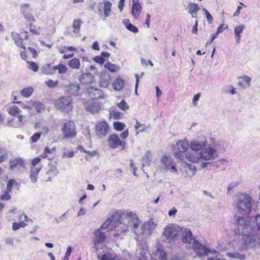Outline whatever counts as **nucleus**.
Listing matches in <instances>:
<instances>
[{"mask_svg":"<svg viewBox=\"0 0 260 260\" xmlns=\"http://www.w3.org/2000/svg\"><path fill=\"white\" fill-rule=\"evenodd\" d=\"M252 198L249 194L239 193L234 198L233 205L237 209V214L247 216L252 211Z\"/></svg>","mask_w":260,"mask_h":260,"instance_id":"nucleus-1","label":"nucleus"},{"mask_svg":"<svg viewBox=\"0 0 260 260\" xmlns=\"http://www.w3.org/2000/svg\"><path fill=\"white\" fill-rule=\"evenodd\" d=\"M182 228L174 223L169 224L163 230L162 237L171 243L175 241L182 232Z\"/></svg>","mask_w":260,"mask_h":260,"instance_id":"nucleus-2","label":"nucleus"},{"mask_svg":"<svg viewBox=\"0 0 260 260\" xmlns=\"http://www.w3.org/2000/svg\"><path fill=\"white\" fill-rule=\"evenodd\" d=\"M55 106L64 113H69L73 108V100L71 96H62L56 101Z\"/></svg>","mask_w":260,"mask_h":260,"instance_id":"nucleus-3","label":"nucleus"},{"mask_svg":"<svg viewBox=\"0 0 260 260\" xmlns=\"http://www.w3.org/2000/svg\"><path fill=\"white\" fill-rule=\"evenodd\" d=\"M238 224V231L242 233H246L255 229L254 222L248 217L238 216L237 219Z\"/></svg>","mask_w":260,"mask_h":260,"instance_id":"nucleus-4","label":"nucleus"},{"mask_svg":"<svg viewBox=\"0 0 260 260\" xmlns=\"http://www.w3.org/2000/svg\"><path fill=\"white\" fill-rule=\"evenodd\" d=\"M243 246L246 249L253 248L260 246V234L259 236L245 234L243 237Z\"/></svg>","mask_w":260,"mask_h":260,"instance_id":"nucleus-5","label":"nucleus"},{"mask_svg":"<svg viewBox=\"0 0 260 260\" xmlns=\"http://www.w3.org/2000/svg\"><path fill=\"white\" fill-rule=\"evenodd\" d=\"M61 131L64 138H74L77 135L75 123L72 121L64 123Z\"/></svg>","mask_w":260,"mask_h":260,"instance_id":"nucleus-6","label":"nucleus"},{"mask_svg":"<svg viewBox=\"0 0 260 260\" xmlns=\"http://www.w3.org/2000/svg\"><path fill=\"white\" fill-rule=\"evenodd\" d=\"M189 144L186 140L179 141L177 143V148L174 149V153L176 158L182 160L183 153L188 149Z\"/></svg>","mask_w":260,"mask_h":260,"instance_id":"nucleus-7","label":"nucleus"},{"mask_svg":"<svg viewBox=\"0 0 260 260\" xmlns=\"http://www.w3.org/2000/svg\"><path fill=\"white\" fill-rule=\"evenodd\" d=\"M108 144L110 148L116 149L119 147H121V150H124L126 145V142L124 141H121L116 134L111 135L108 140Z\"/></svg>","mask_w":260,"mask_h":260,"instance_id":"nucleus-8","label":"nucleus"},{"mask_svg":"<svg viewBox=\"0 0 260 260\" xmlns=\"http://www.w3.org/2000/svg\"><path fill=\"white\" fill-rule=\"evenodd\" d=\"M157 225V221L153 219H150L148 221L145 222L142 225L141 229L142 233L146 236L151 235Z\"/></svg>","mask_w":260,"mask_h":260,"instance_id":"nucleus-9","label":"nucleus"},{"mask_svg":"<svg viewBox=\"0 0 260 260\" xmlns=\"http://www.w3.org/2000/svg\"><path fill=\"white\" fill-rule=\"evenodd\" d=\"M200 158L206 160L210 161L214 160L219 157V155H216L215 151L209 146L208 148L203 149L200 153Z\"/></svg>","mask_w":260,"mask_h":260,"instance_id":"nucleus-10","label":"nucleus"},{"mask_svg":"<svg viewBox=\"0 0 260 260\" xmlns=\"http://www.w3.org/2000/svg\"><path fill=\"white\" fill-rule=\"evenodd\" d=\"M210 146L215 151L216 155L223 153L226 149L227 145L226 143L221 140H214Z\"/></svg>","mask_w":260,"mask_h":260,"instance_id":"nucleus-11","label":"nucleus"},{"mask_svg":"<svg viewBox=\"0 0 260 260\" xmlns=\"http://www.w3.org/2000/svg\"><path fill=\"white\" fill-rule=\"evenodd\" d=\"M96 135L99 138L105 137L109 131V126L108 123L105 121H102L96 124L95 127Z\"/></svg>","mask_w":260,"mask_h":260,"instance_id":"nucleus-12","label":"nucleus"},{"mask_svg":"<svg viewBox=\"0 0 260 260\" xmlns=\"http://www.w3.org/2000/svg\"><path fill=\"white\" fill-rule=\"evenodd\" d=\"M207 143L205 138H203L200 140H195L191 141L189 144L190 148L193 151H197L202 150V149L206 146Z\"/></svg>","mask_w":260,"mask_h":260,"instance_id":"nucleus-13","label":"nucleus"},{"mask_svg":"<svg viewBox=\"0 0 260 260\" xmlns=\"http://www.w3.org/2000/svg\"><path fill=\"white\" fill-rule=\"evenodd\" d=\"M21 12L24 17L30 23V26H32V23L35 22V19L30 13V5L24 4L21 7Z\"/></svg>","mask_w":260,"mask_h":260,"instance_id":"nucleus-14","label":"nucleus"},{"mask_svg":"<svg viewBox=\"0 0 260 260\" xmlns=\"http://www.w3.org/2000/svg\"><path fill=\"white\" fill-rule=\"evenodd\" d=\"M119 218V215H113L111 216L110 218L107 219L105 222L101 226V230L109 229L112 230L113 227L116 228L117 224H119V222L117 221V219Z\"/></svg>","mask_w":260,"mask_h":260,"instance_id":"nucleus-15","label":"nucleus"},{"mask_svg":"<svg viewBox=\"0 0 260 260\" xmlns=\"http://www.w3.org/2000/svg\"><path fill=\"white\" fill-rule=\"evenodd\" d=\"M112 4L109 1H105L103 3H99L98 6V13L99 15L103 14L104 9V16L107 18L111 11Z\"/></svg>","mask_w":260,"mask_h":260,"instance_id":"nucleus-16","label":"nucleus"},{"mask_svg":"<svg viewBox=\"0 0 260 260\" xmlns=\"http://www.w3.org/2000/svg\"><path fill=\"white\" fill-rule=\"evenodd\" d=\"M192 247L194 251L199 256H203L208 254V249L200 243L198 241L193 240Z\"/></svg>","mask_w":260,"mask_h":260,"instance_id":"nucleus-17","label":"nucleus"},{"mask_svg":"<svg viewBox=\"0 0 260 260\" xmlns=\"http://www.w3.org/2000/svg\"><path fill=\"white\" fill-rule=\"evenodd\" d=\"M105 239V234L102 232L101 229H98L94 232L92 241L94 245L103 243L104 242Z\"/></svg>","mask_w":260,"mask_h":260,"instance_id":"nucleus-18","label":"nucleus"},{"mask_svg":"<svg viewBox=\"0 0 260 260\" xmlns=\"http://www.w3.org/2000/svg\"><path fill=\"white\" fill-rule=\"evenodd\" d=\"M86 110L92 113H96L100 110V105L92 100H88L84 104Z\"/></svg>","mask_w":260,"mask_h":260,"instance_id":"nucleus-19","label":"nucleus"},{"mask_svg":"<svg viewBox=\"0 0 260 260\" xmlns=\"http://www.w3.org/2000/svg\"><path fill=\"white\" fill-rule=\"evenodd\" d=\"M155 260H167V257L165 251L161 248H158L155 253ZM171 260H182L178 257L173 256Z\"/></svg>","mask_w":260,"mask_h":260,"instance_id":"nucleus-20","label":"nucleus"},{"mask_svg":"<svg viewBox=\"0 0 260 260\" xmlns=\"http://www.w3.org/2000/svg\"><path fill=\"white\" fill-rule=\"evenodd\" d=\"M87 92L92 99L96 100L103 98L102 91L98 88L90 87L87 88Z\"/></svg>","mask_w":260,"mask_h":260,"instance_id":"nucleus-21","label":"nucleus"},{"mask_svg":"<svg viewBox=\"0 0 260 260\" xmlns=\"http://www.w3.org/2000/svg\"><path fill=\"white\" fill-rule=\"evenodd\" d=\"M182 232L181 238L183 243L190 244L192 241L194 240L192 238V232L189 229H184Z\"/></svg>","mask_w":260,"mask_h":260,"instance_id":"nucleus-22","label":"nucleus"},{"mask_svg":"<svg viewBox=\"0 0 260 260\" xmlns=\"http://www.w3.org/2000/svg\"><path fill=\"white\" fill-rule=\"evenodd\" d=\"M142 11V6L137 0H133L131 14L135 19H138Z\"/></svg>","mask_w":260,"mask_h":260,"instance_id":"nucleus-23","label":"nucleus"},{"mask_svg":"<svg viewBox=\"0 0 260 260\" xmlns=\"http://www.w3.org/2000/svg\"><path fill=\"white\" fill-rule=\"evenodd\" d=\"M111 78L106 72H103L100 75V85L103 87H107L110 83Z\"/></svg>","mask_w":260,"mask_h":260,"instance_id":"nucleus-24","label":"nucleus"},{"mask_svg":"<svg viewBox=\"0 0 260 260\" xmlns=\"http://www.w3.org/2000/svg\"><path fill=\"white\" fill-rule=\"evenodd\" d=\"M80 81L83 84H90L94 81V77L91 73L83 74L80 78Z\"/></svg>","mask_w":260,"mask_h":260,"instance_id":"nucleus-25","label":"nucleus"},{"mask_svg":"<svg viewBox=\"0 0 260 260\" xmlns=\"http://www.w3.org/2000/svg\"><path fill=\"white\" fill-rule=\"evenodd\" d=\"M11 36L12 39L15 42V44L19 47H21L24 50H25V47L22 43V40L20 38L19 35L18 34L12 32Z\"/></svg>","mask_w":260,"mask_h":260,"instance_id":"nucleus-26","label":"nucleus"},{"mask_svg":"<svg viewBox=\"0 0 260 260\" xmlns=\"http://www.w3.org/2000/svg\"><path fill=\"white\" fill-rule=\"evenodd\" d=\"M109 56L110 53L107 52H103L100 55L95 56L93 59L95 62L102 64L105 61V58H108Z\"/></svg>","mask_w":260,"mask_h":260,"instance_id":"nucleus-27","label":"nucleus"},{"mask_svg":"<svg viewBox=\"0 0 260 260\" xmlns=\"http://www.w3.org/2000/svg\"><path fill=\"white\" fill-rule=\"evenodd\" d=\"M200 10V6L195 3H190L187 6V12L190 14H197L198 12Z\"/></svg>","mask_w":260,"mask_h":260,"instance_id":"nucleus-28","label":"nucleus"},{"mask_svg":"<svg viewBox=\"0 0 260 260\" xmlns=\"http://www.w3.org/2000/svg\"><path fill=\"white\" fill-rule=\"evenodd\" d=\"M83 22L81 19H75L73 21V32L74 34H78L80 31L81 25L82 24Z\"/></svg>","mask_w":260,"mask_h":260,"instance_id":"nucleus-29","label":"nucleus"},{"mask_svg":"<svg viewBox=\"0 0 260 260\" xmlns=\"http://www.w3.org/2000/svg\"><path fill=\"white\" fill-rule=\"evenodd\" d=\"M244 26L243 25H239L235 27L234 33L236 39V42L239 43L241 38L240 34L243 31Z\"/></svg>","mask_w":260,"mask_h":260,"instance_id":"nucleus-30","label":"nucleus"},{"mask_svg":"<svg viewBox=\"0 0 260 260\" xmlns=\"http://www.w3.org/2000/svg\"><path fill=\"white\" fill-rule=\"evenodd\" d=\"M34 88L32 87H27L21 91V94L24 98H29L34 92Z\"/></svg>","mask_w":260,"mask_h":260,"instance_id":"nucleus-31","label":"nucleus"},{"mask_svg":"<svg viewBox=\"0 0 260 260\" xmlns=\"http://www.w3.org/2000/svg\"><path fill=\"white\" fill-rule=\"evenodd\" d=\"M68 65L71 68L79 69L80 67L81 64L79 59L75 58L69 61Z\"/></svg>","mask_w":260,"mask_h":260,"instance_id":"nucleus-32","label":"nucleus"},{"mask_svg":"<svg viewBox=\"0 0 260 260\" xmlns=\"http://www.w3.org/2000/svg\"><path fill=\"white\" fill-rule=\"evenodd\" d=\"M113 87L116 90L121 89L124 85L123 81L121 79H116L113 83Z\"/></svg>","mask_w":260,"mask_h":260,"instance_id":"nucleus-33","label":"nucleus"},{"mask_svg":"<svg viewBox=\"0 0 260 260\" xmlns=\"http://www.w3.org/2000/svg\"><path fill=\"white\" fill-rule=\"evenodd\" d=\"M58 70L59 74H65L68 71V68L63 64H59L57 66H54L52 68V70Z\"/></svg>","mask_w":260,"mask_h":260,"instance_id":"nucleus-34","label":"nucleus"},{"mask_svg":"<svg viewBox=\"0 0 260 260\" xmlns=\"http://www.w3.org/2000/svg\"><path fill=\"white\" fill-rule=\"evenodd\" d=\"M151 153L150 151H147L145 154V157L143 159V167H144L145 165L149 166L150 165V162L151 161Z\"/></svg>","mask_w":260,"mask_h":260,"instance_id":"nucleus-35","label":"nucleus"},{"mask_svg":"<svg viewBox=\"0 0 260 260\" xmlns=\"http://www.w3.org/2000/svg\"><path fill=\"white\" fill-rule=\"evenodd\" d=\"M186 156L189 161L194 163L198 162L200 158V154L194 155L193 154L189 152L186 154Z\"/></svg>","mask_w":260,"mask_h":260,"instance_id":"nucleus-36","label":"nucleus"},{"mask_svg":"<svg viewBox=\"0 0 260 260\" xmlns=\"http://www.w3.org/2000/svg\"><path fill=\"white\" fill-rule=\"evenodd\" d=\"M226 254L228 256L235 259H239L242 260L244 259L245 258V255L240 254L238 252H228Z\"/></svg>","mask_w":260,"mask_h":260,"instance_id":"nucleus-37","label":"nucleus"},{"mask_svg":"<svg viewBox=\"0 0 260 260\" xmlns=\"http://www.w3.org/2000/svg\"><path fill=\"white\" fill-rule=\"evenodd\" d=\"M104 67L105 68L113 73L117 72L119 69V68L116 65L109 62H106L105 64Z\"/></svg>","mask_w":260,"mask_h":260,"instance_id":"nucleus-38","label":"nucleus"},{"mask_svg":"<svg viewBox=\"0 0 260 260\" xmlns=\"http://www.w3.org/2000/svg\"><path fill=\"white\" fill-rule=\"evenodd\" d=\"M161 161L162 164V167L165 170H170V161L168 157L164 156L161 159Z\"/></svg>","mask_w":260,"mask_h":260,"instance_id":"nucleus-39","label":"nucleus"},{"mask_svg":"<svg viewBox=\"0 0 260 260\" xmlns=\"http://www.w3.org/2000/svg\"><path fill=\"white\" fill-rule=\"evenodd\" d=\"M27 64H28L27 68L34 72H37L39 69V66L37 63L34 61H27Z\"/></svg>","mask_w":260,"mask_h":260,"instance_id":"nucleus-40","label":"nucleus"},{"mask_svg":"<svg viewBox=\"0 0 260 260\" xmlns=\"http://www.w3.org/2000/svg\"><path fill=\"white\" fill-rule=\"evenodd\" d=\"M21 112V110L17 106L11 107L9 110V113L11 116H16Z\"/></svg>","mask_w":260,"mask_h":260,"instance_id":"nucleus-41","label":"nucleus"},{"mask_svg":"<svg viewBox=\"0 0 260 260\" xmlns=\"http://www.w3.org/2000/svg\"><path fill=\"white\" fill-rule=\"evenodd\" d=\"M79 90L80 86L78 84H73L70 88L71 93L75 96H77L79 94Z\"/></svg>","mask_w":260,"mask_h":260,"instance_id":"nucleus-42","label":"nucleus"},{"mask_svg":"<svg viewBox=\"0 0 260 260\" xmlns=\"http://www.w3.org/2000/svg\"><path fill=\"white\" fill-rule=\"evenodd\" d=\"M32 105L35 108L36 111L38 113L42 112L44 109L43 105L42 103H41V102H33L32 103Z\"/></svg>","mask_w":260,"mask_h":260,"instance_id":"nucleus-43","label":"nucleus"},{"mask_svg":"<svg viewBox=\"0 0 260 260\" xmlns=\"http://www.w3.org/2000/svg\"><path fill=\"white\" fill-rule=\"evenodd\" d=\"M140 126H143V128L140 129L139 131L136 132L137 134H138L139 133L145 132L146 129L149 127V126H146L144 124H141L138 120H137L135 126L136 129L137 130L140 127Z\"/></svg>","mask_w":260,"mask_h":260,"instance_id":"nucleus-44","label":"nucleus"},{"mask_svg":"<svg viewBox=\"0 0 260 260\" xmlns=\"http://www.w3.org/2000/svg\"><path fill=\"white\" fill-rule=\"evenodd\" d=\"M113 126L115 129L118 131H121L124 129L125 127V125L118 121L114 122L113 123Z\"/></svg>","mask_w":260,"mask_h":260,"instance_id":"nucleus-45","label":"nucleus"},{"mask_svg":"<svg viewBox=\"0 0 260 260\" xmlns=\"http://www.w3.org/2000/svg\"><path fill=\"white\" fill-rule=\"evenodd\" d=\"M110 116L113 117L114 119H119L122 117V114L117 111L113 110L110 112Z\"/></svg>","mask_w":260,"mask_h":260,"instance_id":"nucleus-46","label":"nucleus"},{"mask_svg":"<svg viewBox=\"0 0 260 260\" xmlns=\"http://www.w3.org/2000/svg\"><path fill=\"white\" fill-rule=\"evenodd\" d=\"M117 106L123 111H125L129 109V106L124 100H122L121 102L117 103Z\"/></svg>","mask_w":260,"mask_h":260,"instance_id":"nucleus-47","label":"nucleus"},{"mask_svg":"<svg viewBox=\"0 0 260 260\" xmlns=\"http://www.w3.org/2000/svg\"><path fill=\"white\" fill-rule=\"evenodd\" d=\"M131 221L135 229H137L141 223V221L137 216H134V217L131 219Z\"/></svg>","mask_w":260,"mask_h":260,"instance_id":"nucleus-48","label":"nucleus"},{"mask_svg":"<svg viewBox=\"0 0 260 260\" xmlns=\"http://www.w3.org/2000/svg\"><path fill=\"white\" fill-rule=\"evenodd\" d=\"M7 159V153L6 150L0 148V162L5 161Z\"/></svg>","mask_w":260,"mask_h":260,"instance_id":"nucleus-49","label":"nucleus"},{"mask_svg":"<svg viewBox=\"0 0 260 260\" xmlns=\"http://www.w3.org/2000/svg\"><path fill=\"white\" fill-rule=\"evenodd\" d=\"M151 256L148 252H145L144 254H141L138 260H151Z\"/></svg>","mask_w":260,"mask_h":260,"instance_id":"nucleus-50","label":"nucleus"},{"mask_svg":"<svg viewBox=\"0 0 260 260\" xmlns=\"http://www.w3.org/2000/svg\"><path fill=\"white\" fill-rule=\"evenodd\" d=\"M47 85L49 88H54L55 87H56L58 85V81H53L52 80H49L48 81L46 82Z\"/></svg>","mask_w":260,"mask_h":260,"instance_id":"nucleus-51","label":"nucleus"},{"mask_svg":"<svg viewBox=\"0 0 260 260\" xmlns=\"http://www.w3.org/2000/svg\"><path fill=\"white\" fill-rule=\"evenodd\" d=\"M203 11L205 12L206 17L207 19L208 23L209 24H211L213 22V19L212 16L206 9H203Z\"/></svg>","mask_w":260,"mask_h":260,"instance_id":"nucleus-52","label":"nucleus"},{"mask_svg":"<svg viewBox=\"0 0 260 260\" xmlns=\"http://www.w3.org/2000/svg\"><path fill=\"white\" fill-rule=\"evenodd\" d=\"M43 72L47 75L52 74L53 72L52 70H51V66L49 64H47L45 67L43 69Z\"/></svg>","mask_w":260,"mask_h":260,"instance_id":"nucleus-53","label":"nucleus"},{"mask_svg":"<svg viewBox=\"0 0 260 260\" xmlns=\"http://www.w3.org/2000/svg\"><path fill=\"white\" fill-rule=\"evenodd\" d=\"M125 26L126 27V28L129 31H131L135 33L138 32V28L136 26L133 25L131 23H129L127 25H125Z\"/></svg>","mask_w":260,"mask_h":260,"instance_id":"nucleus-54","label":"nucleus"},{"mask_svg":"<svg viewBox=\"0 0 260 260\" xmlns=\"http://www.w3.org/2000/svg\"><path fill=\"white\" fill-rule=\"evenodd\" d=\"M41 133H36L31 137V141L32 143L36 142L41 137Z\"/></svg>","mask_w":260,"mask_h":260,"instance_id":"nucleus-55","label":"nucleus"},{"mask_svg":"<svg viewBox=\"0 0 260 260\" xmlns=\"http://www.w3.org/2000/svg\"><path fill=\"white\" fill-rule=\"evenodd\" d=\"M15 184H17V183L14 179L10 180L7 186V189H8V190L11 191L12 186Z\"/></svg>","mask_w":260,"mask_h":260,"instance_id":"nucleus-56","label":"nucleus"},{"mask_svg":"<svg viewBox=\"0 0 260 260\" xmlns=\"http://www.w3.org/2000/svg\"><path fill=\"white\" fill-rule=\"evenodd\" d=\"M241 78L243 80V81L245 82L248 86H250L251 78L250 77L245 75L241 76Z\"/></svg>","mask_w":260,"mask_h":260,"instance_id":"nucleus-57","label":"nucleus"},{"mask_svg":"<svg viewBox=\"0 0 260 260\" xmlns=\"http://www.w3.org/2000/svg\"><path fill=\"white\" fill-rule=\"evenodd\" d=\"M72 250V247L71 246H69L67 248V251L66 252L63 259H64L65 260H69V258L71 255Z\"/></svg>","mask_w":260,"mask_h":260,"instance_id":"nucleus-58","label":"nucleus"},{"mask_svg":"<svg viewBox=\"0 0 260 260\" xmlns=\"http://www.w3.org/2000/svg\"><path fill=\"white\" fill-rule=\"evenodd\" d=\"M122 215L125 217L131 218L132 219L133 217H134V216H137L135 214H134L133 212L131 211L124 212Z\"/></svg>","mask_w":260,"mask_h":260,"instance_id":"nucleus-59","label":"nucleus"},{"mask_svg":"<svg viewBox=\"0 0 260 260\" xmlns=\"http://www.w3.org/2000/svg\"><path fill=\"white\" fill-rule=\"evenodd\" d=\"M42 169L41 167H31L30 172H32L34 174L38 175V173L41 171Z\"/></svg>","mask_w":260,"mask_h":260,"instance_id":"nucleus-60","label":"nucleus"},{"mask_svg":"<svg viewBox=\"0 0 260 260\" xmlns=\"http://www.w3.org/2000/svg\"><path fill=\"white\" fill-rule=\"evenodd\" d=\"M255 222H256L257 229L258 230H260V214L257 215L255 216Z\"/></svg>","mask_w":260,"mask_h":260,"instance_id":"nucleus-61","label":"nucleus"},{"mask_svg":"<svg viewBox=\"0 0 260 260\" xmlns=\"http://www.w3.org/2000/svg\"><path fill=\"white\" fill-rule=\"evenodd\" d=\"M27 49L32 54V57L35 58L37 56L36 50L31 47H28Z\"/></svg>","mask_w":260,"mask_h":260,"instance_id":"nucleus-62","label":"nucleus"},{"mask_svg":"<svg viewBox=\"0 0 260 260\" xmlns=\"http://www.w3.org/2000/svg\"><path fill=\"white\" fill-rule=\"evenodd\" d=\"M9 163L11 170H14L17 166V164L15 162L14 159L10 160Z\"/></svg>","mask_w":260,"mask_h":260,"instance_id":"nucleus-63","label":"nucleus"},{"mask_svg":"<svg viewBox=\"0 0 260 260\" xmlns=\"http://www.w3.org/2000/svg\"><path fill=\"white\" fill-rule=\"evenodd\" d=\"M37 174H34L32 172H30V178L32 182L35 183L37 182Z\"/></svg>","mask_w":260,"mask_h":260,"instance_id":"nucleus-64","label":"nucleus"}]
</instances>
